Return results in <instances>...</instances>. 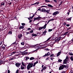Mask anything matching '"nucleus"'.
Wrapping results in <instances>:
<instances>
[{
  "label": "nucleus",
  "instance_id": "f257e3e1",
  "mask_svg": "<svg viewBox=\"0 0 73 73\" xmlns=\"http://www.w3.org/2000/svg\"><path fill=\"white\" fill-rule=\"evenodd\" d=\"M33 63L32 62L29 63L28 64L27 66V70H29L30 68H32L33 66Z\"/></svg>",
  "mask_w": 73,
  "mask_h": 73
},
{
  "label": "nucleus",
  "instance_id": "f03ea898",
  "mask_svg": "<svg viewBox=\"0 0 73 73\" xmlns=\"http://www.w3.org/2000/svg\"><path fill=\"white\" fill-rule=\"evenodd\" d=\"M64 68H65V67L64 64L62 65H60V66L59 68V70H63V69H64Z\"/></svg>",
  "mask_w": 73,
  "mask_h": 73
},
{
  "label": "nucleus",
  "instance_id": "7ed1b4c3",
  "mask_svg": "<svg viewBox=\"0 0 73 73\" xmlns=\"http://www.w3.org/2000/svg\"><path fill=\"white\" fill-rule=\"evenodd\" d=\"M47 25V24H46L45 25H44V27H39V30L40 31H41V29H44L46 28V25Z\"/></svg>",
  "mask_w": 73,
  "mask_h": 73
},
{
  "label": "nucleus",
  "instance_id": "20e7f679",
  "mask_svg": "<svg viewBox=\"0 0 73 73\" xmlns=\"http://www.w3.org/2000/svg\"><path fill=\"white\" fill-rule=\"evenodd\" d=\"M15 53H16V52L13 51V52L11 53H9V56H12V55H13V54H15Z\"/></svg>",
  "mask_w": 73,
  "mask_h": 73
},
{
  "label": "nucleus",
  "instance_id": "39448f33",
  "mask_svg": "<svg viewBox=\"0 0 73 73\" xmlns=\"http://www.w3.org/2000/svg\"><path fill=\"white\" fill-rule=\"evenodd\" d=\"M23 37V35L21 34H19L18 36V38L19 39H21V37Z\"/></svg>",
  "mask_w": 73,
  "mask_h": 73
},
{
  "label": "nucleus",
  "instance_id": "423d86ee",
  "mask_svg": "<svg viewBox=\"0 0 73 73\" xmlns=\"http://www.w3.org/2000/svg\"><path fill=\"white\" fill-rule=\"evenodd\" d=\"M61 37H59V38H57L55 40V41L56 42H57L60 41V39H61Z\"/></svg>",
  "mask_w": 73,
  "mask_h": 73
},
{
  "label": "nucleus",
  "instance_id": "0eeeda50",
  "mask_svg": "<svg viewBox=\"0 0 73 73\" xmlns=\"http://www.w3.org/2000/svg\"><path fill=\"white\" fill-rule=\"evenodd\" d=\"M41 18V17H37L35 18L33 21H35V20H40Z\"/></svg>",
  "mask_w": 73,
  "mask_h": 73
},
{
  "label": "nucleus",
  "instance_id": "6e6552de",
  "mask_svg": "<svg viewBox=\"0 0 73 73\" xmlns=\"http://www.w3.org/2000/svg\"><path fill=\"white\" fill-rule=\"evenodd\" d=\"M50 53L49 52H48L47 53L45 54V55L43 56L42 57H46V56H50Z\"/></svg>",
  "mask_w": 73,
  "mask_h": 73
},
{
  "label": "nucleus",
  "instance_id": "1a4fd4ad",
  "mask_svg": "<svg viewBox=\"0 0 73 73\" xmlns=\"http://www.w3.org/2000/svg\"><path fill=\"white\" fill-rule=\"evenodd\" d=\"M20 65H21V63H16L15 64V65L17 67H18V68H19L20 66Z\"/></svg>",
  "mask_w": 73,
  "mask_h": 73
},
{
  "label": "nucleus",
  "instance_id": "9d476101",
  "mask_svg": "<svg viewBox=\"0 0 73 73\" xmlns=\"http://www.w3.org/2000/svg\"><path fill=\"white\" fill-rule=\"evenodd\" d=\"M41 11H42V12L46 13V10L44 8H42L41 9Z\"/></svg>",
  "mask_w": 73,
  "mask_h": 73
},
{
  "label": "nucleus",
  "instance_id": "9b49d317",
  "mask_svg": "<svg viewBox=\"0 0 73 73\" xmlns=\"http://www.w3.org/2000/svg\"><path fill=\"white\" fill-rule=\"evenodd\" d=\"M52 36H51L50 38H49L46 41L43 42V43H44V42H49V40H51V39L52 38Z\"/></svg>",
  "mask_w": 73,
  "mask_h": 73
},
{
  "label": "nucleus",
  "instance_id": "f8f14e48",
  "mask_svg": "<svg viewBox=\"0 0 73 73\" xmlns=\"http://www.w3.org/2000/svg\"><path fill=\"white\" fill-rule=\"evenodd\" d=\"M1 50L2 51H3V50H5V47L2 46L1 48Z\"/></svg>",
  "mask_w": 73,
  "mask_h": 73
},
{
  "label": "nucleus",
  "instance_id": "ddd939ff",
  "mask_svg": "<svg viewBox=\"0 0 73 73\" xmlns=\"http://www.w3.org/2000/svg\"><path fill=\"white\" fill-rule=\"evenodd\" d=\"M58 13H59L58 11H56L53 13V16H55V15H56L57 14H58Z\"/></svg>",
  "mask_w": 73,
  "mask_h": 73
},
{
  "label": "nucleus",
  "instance_id": "4468645a",
  "mask_svg": "<svg viewBox=\"0 0 73 73\" xmlns=\"http://www.w3.org/2000/svg\"><path fill=\"white\" fill-rule=\"evenodd\" d=\"M68 61H67V60H66V59H64L63 62V64H67V62H68Z\"/></svg>",
  "mask_w": 73,
  "mask_h": 73
},
{
  "label": "nucleus",
  "instance_id": "2eb2a0df",
  "mask_svg": "<svg viewBox=\"0 0 73 73\" xmlns=\"http://www.w3.org/2000/svg\"><path fill=\"white\" fill-rule=\"evenodd\" d=\"M64 68H69V64H67L66 65H64Z\"/></svg>",
  "mask_w": 73,
  "mask_h": 73
},
{
  "label": "nucleus",
  "instance_id": "dca6fc26",
  "mask_svg": "<svg viewBox=\"0 0 73 73\" xmlns=\"http://www.w3.org/2000/svg\"><path fill=\"white\" fill-rule=\"evenodd\" d=\"M40 44H36L34 45L33 46H31L30 47L31 48H33L34 47H35V46H37V45H38V46L39 45H40Z\"/></svg>",
  "mask_w": 73,
  "mask_h": 73
},
{
  "label": "nucleus",
  "instance_id": "f3484780",
  "mask_svg": "<svg viewBox=\"0 0 73 73\" xmlns=\"http://www.w3.org/2000/svg\"><path fill=\"white\" fill-rule=\"evenodd\" d=\"M24 28V26L20 25L19 27V29H23V28Z\"/></svg>",
  "mask_w": 73,
  "mask_h": 73
},
{
  "label": "nucleus",
  "instance_id": "a211bd4d",
  "mask_svg": "<svg viewBox=\"0 0 73 73\" xmlns=\"http://www.w3.org/2000/svg\"><path fill=\"white\" fill-rule=\"evenodd\" d=\"M48 7H49V8H53V7L51 5L48 4L47 5Z\"/></svg>",
  "mask_w": 73,
  "mask_h": 73
},
{
  "label": "nucleus",
  "instance_id": "6ab92c4d",
  "mask_svg": "<svg viewBox=\"0 0 73 73\" xmlns=\"http://www.w3.org/2000/svg\"><path fill=\"white\" fill-rule=\"evenodd\" d=\"M47 32V31H45L44 32H43V33L42 34V35H46V33Z\"/></svg>",
  "mask_w": 73,
  "mask_h": 73
},
{
  "label": "nucleus",
  "instance_id": "aec40b11",
  "mask_svg": "<svg viewBox=\"0 0 73 73\" xmlns=\"http://www.w3.org/2000/svg\"><path fill=\"white\" fill-rule=\"evenodd\" d=\"M40 3V2H36V3L33 4H32L31 5H35L36 4H38Z\"/></svg>",
  "mask_w": 73,
  "mask_h": 73
},
{
  "label": "nucleus",
  "instance_id": "412c9836",
  "mask_svg": "<svg viewBox=\"0 0 73 73\" xmlns=\"http://www.w3.org/2000/svg\"><path fill=\"white\" fill-rule=\"evenodd\" d=\"M66 28H67V29L66 30V31H68L69 30H70V29H71V27H70L68 28L66 27Z\"/></svg>",
  "mask_w": 73,
  "mask_h": 73
},
{
  "label": "nucleus",
  "instance_id": "4be33fe9",
  "mask_svg": "<svg viewBox=\"0 0 73 73\" xmlns=\"http://www.w3.org/2000/svg\"><path fill=\"white\" fill-rule=\"evenodd\" d=\"M61 52H59L56 55L57 57L59 56H60V54H61Z\"/></svg>",
  "mask_w": 73,
  "mask_h": 73
},
{
  "label": "nucleus",
  "instance_id": "5701e85b",
  "mask_svg": "<svg viewBox=\"0 0 73 73\" xmlns=\"http://www.w3.org/2000/svg\"><path fill=\"white\" fill-rule=\"evenodd\" d=\"M16 57H15V56H14V57H13L12 58H10L11 60H14L15 59H16Z\"/></svg>",
  "mask_w": 73,
  "mask_h": 73
},
{
  "label": "nucleus",
  "instance_id": "b1692460",
  "mask_svg": "<svg viewBox=\"0 0 73 73\" xmlns=\"http://www.w3.org/2000/svg\"><path fill=\"white\" fill-rule=\"evenodd\" d=\"M13 45H16V42L15 41V42H14L12 43V44L11 45V46L12 45V46H13Z\"/></svg>",
  "mask_w": 73,
  "mask_h": 73
},
{
  "label": "nucleus",
  "instance_id": "393cba45",
  "mask_svg": "<svg viewBox=\"0 0 73 73\" xmlns=\"http://www.w3.org/2000/svg\"><path fill=\"white\" fill-rule=\"evenodd\" d=\"M3 60H0V66L2 64H3Z\"/></svg>",
  "mask_w": 73,
  "mask_h": 73
},
{
  "label": "nucleus",
  "instance_id": "a878e982",
  "mask_svg": "<svg viewBox=\"0 0 73 73\" xmlns=\"http://www.w3.org/2000/svg\"><path fill=\"white\" fill-rule=\"evenodd\" d=\"M35 59V58L33 57H31L30 58V60H33Z\"/></svg>",
  "mask_w": 73,
  "mask_h": 73
},
{
  "label": "nucleus",
  "instance_id": "bb28decb",
  "mask_svg": "<svg viewBox=\"0 0 73 73\" xmlns=\"http://www.w3.org/2000/svg\"><path fill=\"white\" fill-rule=\"evenodd\" d=\"M65 60H67V61H69V58H68V56H67L66 57V58Z\"/></svg>",
  "mask_w": 73,
  "mask_h": 73
},
{
  "label": "nucleus",
  "instance_id": "cd10ccee",
  "mask_svg": "<svg viewBox=\"0 0 73 73\" xmlns=\"http://www.w3.org/2000/svg\"><path fill=\"white\" fill-rule=\"evenodd\" d=\"M32 35V36H37V35L36 34L33 33Z\"/></svg>",
  "mask_w": 73,
  "mask_h": 73
},
{
  "label": "nucleus",
  "instance_id": "c85d7f7f",
  "mask_svg": "<svg viewBox=\"0 0 73 73\" xmlns=\"http://www.w3.org/2000/svg\"><path fill=\"white\" fill-rule=\"evenodd\" d=\"M24 68H25V67H23V66L21 65V69L22 70H23V69H24Z\"/></svg>",
  "mask_w": 73,
  "mask_h": 73
},
{
  "label": "nucleus",
  "instance_id": "c756f323",
  "mask_svg": "<svg viewBox=\"0 0 73 73\" xmlns=\"http://www.w3.org/2000/svg\"><path fill=\"white\" fill-rule=\"evenodd\" d=\"M72 17H70L69 18H67V20H68V21L70 20V21Z\"/></svg>",
  "mask_w": 73,
  "mask_h": 73
},
{
  "label": "nucleus",
  "instance_id": "7c9ffc66",
  "mask_svg": "<svg viewBox=\"0 0 73 73\" xmlns=\"http://www.w3.org/2000/svg\"><path fill=\"white\" fill-rule=\"evenodd\" d=\"M69 55H70L71 56H73V54L72 53V52H70L69 53Z\"/></svg>",
  "mask_w": 73,
  "mask_h": 73
},
{
  "label": "nucleus",
  "instance_id": "2f4dec72",
  "mask_svg": "<svg viewBox=\"0 0 73 73\" xmlns=\"http://www.w3.org/2000/svg\"><path fill=\"white\" fill-rule=\"evenodd\" d=\"M38 50V48H37V49H36V50H35L33 51V53H34V52H37V51Z\"/></svg>",
  "mask_w": 73,
  "mask_h": 73
},
{
  "label": "nucleus",
  "instance_id": "473e14b6",
  "mask_svg": "<svg viewBox=\"0 0 73 73\" xmlns=\"http://www.w3.org/2000/svg\"><path fill=\"white\" fill-rule=\"evenodd\" d=\"M5 1H3L1 3V5H4Z\"/></svg>",
  "mask_w": 73,
  "mask_h": 73
},
{
  "label": "nucleus",
  "instance_id": "72a5a7b5",
  "mask_svg": "<svg viewBox=\"0 0 73 73\" xmlns=\"http://www.w3.org/2000/svg\"><path fill=\"white\" fill-rule=\"evenodd\" d=\"M26 59H25L26 61H27L28 60V59H29V57H26Z\"/></svg>",
  "mask_w": 73,
  "mask_h": 73
},
{
  "label": "nucleus",
  "instance_id": "f704fd0d",
  "mask_svg": "<svg viewBox=\"0 0 73 73\" xmlns=\"http://www.w3.org/2000/svg\"><path fill=\"white\" fill-rule=\"evenodd\" d=\"M70 59L71 60L73 61V56H71L70 57Z\"/></svg>",
  "mask_w": 73,
  "mask_h": 73
},
{
  "label": "nucleus",
  "instance_id": "c9c22d12",
  "mask_svg": "<svg viewBox=\"0 0 73 73\" xmlns=\"http://www.w3.org/2000/svg\"><path fill=\"white\" fill-rule=\"evenodd\" d=\"M68 32H69L68 31L66 32L64 34V35H68Z\"/></svg>",
  "mask_w": 73,
  "mask_h": 73
},
{
  "label": "nucleus",
  "instance_id": "e433bc0d",
  "mask_svg": "<svg viewBox=\"0 0 73 73\" xmlns=\"http://www.w3.org/2000/svg\"><path fill=\"white\" fill-rule=\"evenodd\" d=\"M50 12V10H46V13H49Z\"/></svg>",
  "mask_w": 73,
  "mask_h": 73
},
{
  "label": "nucleus",
  "instance_id": "4c0bfd02",
  "mask_svg": "<svg viewBox=\"0 0 73 73\" xmlns=\"http://www.w3.org/2000/svg\"><path fill=\"white\" fill-rule=\"evenodd\" d=\"M12 31H9V35H10V34L11 35H12Z\"/></svg>",
  "mask_w": 73,
  "mask_h": 73
},
{
  "label": "nucleus",
  "instance_id": "58836bf2",
  "mask_svg": "<svg viewBox=\"0 0 73 73\" xmlns=\"http://www.w3.org/2000/svg\"><path fill=\"white\" fill-rule=\"evenodd\" d=\"M45 3H46V2H48V3H50V2L48 0H45Z\"/></svg>",
  "mask_w": 73,
  "mask_h": 73
},
{
  "label": "nucleus",
  "instance_id": "ea45409f",
  "mask_svg": "<svg viewBox=\"0 0 73 73\" xmlns=\"http://www.w3.org/2000/svg\"><path fill=\"white\" fill-rule=\"evenodd\" d=\"M46 68V66L44 67L43 68H42L44 70H45Z\"/></svg>",
  "mask_w": 73,
  "mask_h": 73
},
{
  "label": "nucleus",
  "instance_id": "a19ab883",
  "mask_svg": "<svg viewBox=\"0 0 73 73\" xmlns=\"http://www.w3.org/2000/svg\"><path fill=\"white\" fill-rule=\"evenodd\" d=\"M33 51L31 52H28V53L29 54H28V55H29V54H32V53H33Z\"/></svg>",
  "mask_w": 73,
  "mask_h": 73
},
{
  "label": "nucleus",
  "instance_id": "79ce46f5",
  "mask_svg": "<svg viewBox=\"0 0 73 73\" xmlns=\"http://www.w3.org/2000/svg\"><path fill=\"white\" fill-rule=\"evenodd\" d=\"M62 61V60L59 59L58 60V62H61Z\"/></svg>",
  "mask_w": 73,
  "mask_h": 73
},
{
  "label": "nucleus",
  "instance_id": "37998d69",
  "mask_svg": "<svg viewBox=\"0 0 73 73\" xmlns=\"http://www.w3.org/2000/svg\"><path fill=\"white\" fill-rule=\"evenodd\" d=\"M22 65L24 66H25V64H24V63L23 62H22Z\"/></svg>",
  "mask_w": 73,
  "mask_h": 73
},
{
  "label": "nucleus",
  "instance_id": "c03bdc74",
  "mask_svg": "<svg viewBox=\"0 0 73 73\" xmlns=\"http://www.w3.org/2000/svg\"><path fill=\"white\" fill-rule=\"evenodd\" d=\"M21 45H24V42H22L21 43Z\"/></svg>",
  "mask_w": 73,
  "mask_h": 73
},
{
  "label": "nucleus",
  "instance_id": "a18cd8bd",
  "mask_svg": "<svg viewBox=\"0 0 73 73\" xmlns=\"http://www.w3.org/2000/svg\"><path fill=\"white\" fill-rule=\"evenodd\" d=\"M28 54V52H25L23 54H25H25Z\"/></svg>",
  "mask_w": 73,
  "mask_h": 73
},
{
  "label": "nucleus",
  "instance_id": "49530a36",
  "mask_svg": "<svg viewBox=\"0 0 73 73\" xmlns=\"http://www.w3.org/2000/svg\"><path fill=\"white\" fill-rule=\"evenodd\" d=\"M21 25L22 26H24L25 25V23H21Z\"/></svg>",
  "mask_w": 73,
  "mask_h": 73
},
{
  "label": "nucleus",
  "instance_id": "de8ad7c7",
  "mask_svg": "<svg viewBox=\"0 0 73 73\" xmlns=\"http://www.w3.org/2000/svg\"><path fill=\"white\" fill-rule=\"evenodd\" d=\"M36 63L35 62L34 63V65H33V66L34 67H35L36 65Z\"/></svg>",
  "mask_w": 73,
  "mask_h": 73
},
{
  "label": "nucleus",
  "instance_id": "09e8293b",
  "mask_svg": "<svg viewBox=\"0 0 73 73\" xmlns=\"http://www.w3.org/2000/svg\"><path fill=\"white\" fill-rule=\"evenodd\" d=\"M52 29H48V32H51V31H52Z\"/></svg>",
  "mask_w": 73,
  "mask_h": 73
},
{
  "label": "nucleus",
  "instance_id": "8fccbe9b",
  "mask_svg": "<svg viewBox=\"0 0 73 73\" xmlns=\"http://www.w3.org/2000/svg\"><path fill=\"white\" fill-rule=\"evenodd\" d=\"M26 35H28V34H30V33L29 32H26Z\"/></svg>",
  "mask_w": 73,
  "mask_h": 73
},
{
  "label": "nucleus",
  "instance_id": "3c124183",
  "mask_svg": "<svg viewBox=\"0 0 73 73\" xmlns=\"http://www.w3.org/2000/svg\"><path fill=\"white\" fill-rule=\"evenodd\" d=\"M43 7H45V8H46V6H42L41 7V8H42Z\"/></svg>",
  "mask_w": 73,
  "mask_h": 73
},
{
  "label": "nucleus",
  "instance_id": "603ef678",
  "mask_svg": "<svg viewBox=\"0 0 73 73\" xmlns=\"http://www.w3.org/2000/svg\"><path fill=\"white\" fill-rule=\"evenodd\" d=\"M53 20H54V19H52L49 20H48V21L49 22H50V21H53Z\"/></svg>",
  "mask_w": 73,
  "mask_h": 73
},
{
  "label": "nucleus",
  "instance_id": "864d4df0",
  "mask_svg": "<svg viewBox=\"0 0 73 73\" xmlns=\"http://www.w3.org/2000/svg\"><path fill=\"white\" fill-rule=\"evenodd\" d=\"M53 56H54V54H51L50 57H53Z\"/></svg>",
  "mask_w": 73,
  "mask_h": 73
},
{
  "label": "nucleus",
  "instance_id": "5fc2aeb1",
  "mask_svg": "<svg viewBox=\"0 0 73 73\" xmlns=\"http://www.w3.org/2000/svg\"><path fill=\"white\" fill-rule=\"evenodd\" d=\"M66 27H69V26H70V24H67L66 25Z\"/></svg>",
  "mask_w": 73,
  "mask_h": 73
},
{
  "label": "nucleus",
  "instance_id": "6e6d98bb",
  "mask_svg": "<svg viewBox=\"0 0 73 73\" xmlns=\"http://www.w3.org/2000/svg\"><path fill=\"white\" fill-rule=\"evenodd\" d=\"M33 30H31L30 32V33H33Z\"/></svg>",
  "mask_w": 73,
  "mask_h": 73
},
{
  "label": "nucleus",
  "instance_id": "4d7b16f0",
  "mask_svg": "<svg viewBox=\"0 0 73 73\" xmlns=\"http://www.w3.org/2000/svg\"><path fill=\"white\" fill-rule=\"evenodd\" d=\"M9 51H12V52H13V50H12V49H10L9 50Z\"/></svg>",
  "mask_w": 73,
  "mask_h": 73
},
{
  "label": "nucleus",
  "instance_id": "13d9d810",
  "mask_svg": "<svg viewBox=\"0 0 73 73\" xmlns=\"http://www.w3.org/2000/svg\"><path fill=\"white\" fill-rule=\"evenodd\" d=\"M52 40H56V38H54V37L52 38Z\"/></svg>",
  "mask_w": 73,
  "mask_h": 73
},
{
  "label": "nucleus",
  "instance_id": "bf43d9fd",
  "mask_svg": "<svg viewBox=\"0 0 73 73\" xmlns=\"http://www.w3.org/2000/svg\"><path fill=\"white\" fill-rule=\"evenodd\" d=\"M16 73H19V70H17L16 71Z\"/></svg>",
  "mask_w": 73,
  "mask_h": 73
},
{
  "label": "nucleus",
  "instance_id": "052dcab7",
  "mask_svg": "<svg viewBox=\"0 0 73 73\" xmlns=\"http://www.w3.org/2000/svg\"><path fill=\"white\" fill-rule=\"evenodd\" d=\"M8 4H9V5H11L12 4V3L11 2L9 3Z\"/></svg>",
  "mask_w": 73,
  "mask_h": 73
},
{
  "label": "nucleus",
  "instance_id": "680f3d73",
  "mask_svg": "<svg viewBox=\"0 0 73 73\" xmlns=\"http://www.w3.org/2000/svg\"><path fill=\"white\" fill-rule=\"evenodd\" d=\"M8 73H10V71L9 70L7 71Z\"/></svg>",
  "mask_w": 73,
  "mask_h": 73
},
{
  "label": "nucleus",
  "instance_id": "e2e57ef3",
  "mask_svg": "<svg viewBox=\"0 0 73 73\" xmlns=\"http://www.w3.org/2000/svg\"><path fill=\"white\" fill-rule=\"evenodd\" d=\"M41 11V8H39V9H38L37 10V11Z\"/></svg>",
  "mask_w": 73,
  "mask_h": 73
},
{
  "label": "nucleus",
  "instance_id": "0e129e2a",
  "mask_svg": "<svg viewBox=\"0 0 73 73\" xmlns=\"http://www.w3.org/2000/svg\"><path fill=\"white\" fill-rule=\"evenodd\" d=\"M28 31H29V30H31V28H28L27 29Z\"/></svg>",
  "mask_w": 73,
  "mask_h": 73
},
{
  "label": "nucleus",
  "instance_id": "69168bd1",
  "mask_svg": "<svg viewBox=\"0 0 73 73\" xmlns=\"http://www.w3.org/2000/svg\"><path fill=\"white\" fill-rule=\"evenodd\" d=\"M66 24V23H63V25H65Z\"/></svg>",
  "mask_w": 73,
  "mask_h": 73
},
{
  "label": "nucleus",
  "instance_id": "338daca9",
  "mask_svg": "<svg viewBox=\"0 0 73 73\" xmlns=\"http://www.w3.org/2000/svg\"><path fill=\"white\" fill-rule=\"evenodd\" d=\"M69 13H70L69 12H68L67 13V14H68L67 16H69Z\"/></svg>",
  "mask_w": 73,
  "mask_h": 73
},
{
  "label": "nucleus",
  "instance_id": "774afa93",
  "mask_svg": "<svg viewBox=\"0 0 73 73\" xmlns=\"http://www.w3.org/2000/svg\"><path fill=\"white\" fill-rule=\"evenodd\" d=\"M46 50H49L48 48H47L46 49Z\"/></svg>",
  "mask_w": 73,
  "mask_h": 73
}]
</instances>
